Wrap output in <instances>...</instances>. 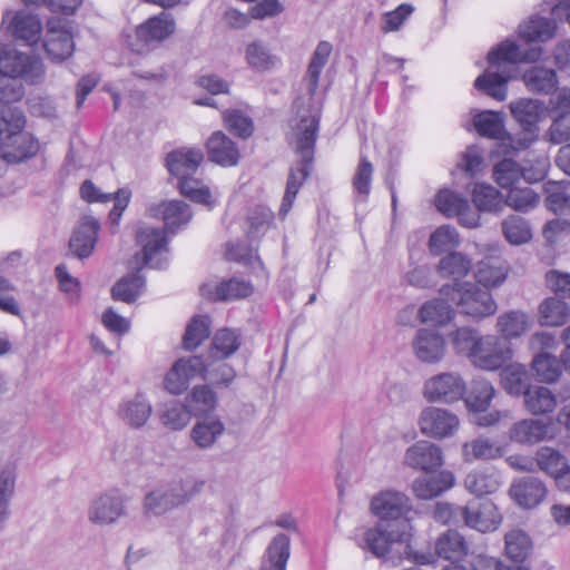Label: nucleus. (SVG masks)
<instances>
[{"label":"nucleus","instance_id":"7ed1b4c3","mask_svg":"<svg viewBox=\"0 0 570 570\" xmlns=\"http://www.w3.org/2000/svg\"><path fill=\"white\" fill-rule=\"evenodd\" d=\"M206 482L205 480L187 479L160 484L149 490L142 499V513L146 517H159L178 508L198 495Z\"/></svg>","mask_w":570,"mask_h":570},{"label":"nucleus","instance_id":"4c0bfd02","mask_svg":"<svg viewBox=\"0 0 570 570\" xmlns=\"http://www.w3.org/2000/svg\"><path fill=\"white\" fill-rule=\"evenodd\" d=\"M500 377L503 389L510 395L524 396L531 386L528 370L520 363L505 366L501 371Z\"/></svg>","mask_w":570,"mask_h":570},{"label":"nucleus","instance_id":"864d4df0","mask_svg":"<svg viewBox=\"0 0 570 570\" xmlns=\"http://www.w3.org/2000/svg\"><path fill=\"white\" fill-rule=\"evenodd\" d=\"M145 286V278L140 274V268L136 273L127 275L119 279L111 289L114 299L126 303H132L141 294Z\"/></svg>","mask_w":570,"mask_h":570},{"label":"nucleus","instance_id":"13d9d810","mask_svg":"<svg viewBox=\"0 0 570 570\" xmlns=\"http://www.w3.org/2000/svg\"><path fill=\"white\" fill-rule=\"evenodd\" d=\"M472 200L480 212H495L502 208L503 197L491 185L476 184L473 188Z\"/></svg>","mask_w":570,"mask_h":570},{"label":"nucleus","instance_id":"39448f33","mask_svg":"<svg viewBox=\"0 0 570 570\" xmlns=\"http://www.w3.org/2000/svg\"><path fill=\"white\" fill-rule=\"evenodd\" d=\"M410 534L400 529L383 522L367 529L363 534V542L360 547L371 551L375 557L382 558L393 551L396 544H404L406 558L417 564H430L434 562V554L431 552L413 551L409 543Z\"/></svg>","mask_w":570,"mask_h":570},{"label":"nucleus","instance_id":"ea45409f","mask_svg":"<svg viewBox=\"0 0 570 570\" xmlns=\"http://www.w3.org/2000/svg\"><path fill=\"white\" fill-rule=\"evenodd\" d=\"M554 33V21L546 17L533 16L519 26L520 38L530 42H546L553 38Z\"/></svg>","mask_w":570,"mask_h":570},{"label":"nucleus","instance_id":"c03bdc74","mask_svg":"<svg viewBox=\"0 0 570 570\" xmlns=\"http://www.w3.org/2000/svg\"><path fill=\"white\" fill-rule=\"evenodd\" d=\"M463 484L466 491L476 497L491 494L500 487L498 475L489 469L471 471L464 478Z\"/></svg>","mask_w":570,"mask_h":570},{"label":"nucleus","instance_id":"f3484780","mask_svg":"<svg viewBox=\"0 0 570 570\" xmlns=\"http://www.w3.org/2000/svg\"><path fill=\"white\" fill-rule=\"evenodd\" d=\"M462 520L469 528L480 532H490L499 527L502 521V515L492 501L472 500L463 507Z\"/></svg>","mask_w":570,"mask_h":570},{"label":"nucleus","instance_id":"c9c22d12","mask_svg":"<svg viewBox=\"0 0 570 570\" xmlns=\"http://www.w3.org/2000/svg\"><path fill=\"white\" fill-rule=\"evenodd\" d=\"M333 47L328 41H320L312 53L311 60L307 66V70L304 77L306 82L307 91L311 96H314L317 88L321 73L326 66Z\"/></svg>","mask_w":570,"mask_h":570},{"label":"nucleus","instance_id":"c85d7f7f","mask_svg":"<svg viewBox=\"0 0 570 570\" xmlns=\"http://www.w3.org/2000/svg\"><path fill=\"white\" fill-rule=\"evenodd\" d=\"M509 266L497 253L487 255L475 266L474 277L484 287H498L507 278Z\"/></svg>","mask_w":570,"mask_h":570},{"label":"nucleus","instance_id":"69168bd1","mask_svg":"<svg viewBox=\"0 0 570 570\" xmlns=\"http://www.w3.org/2000/svg\"><path fill=\"white\" fill-rule=\"evenodd\" d=\"M223 120L226 128L239 138L246 139L253 135L254 124L252 118L237 109H229L223 112Z\"/></svg>","mask_w":570,"mask_h":570},{"label":"nucleus","instance_id":"f8f14e48","mask_svg":"<svg viewBox=\"0 0 570 570\" xmlns=\"http://www.w3.org/2000/svg\"><path fill=\"white\" fill-rule=\"evenodd\" d=\"M547 168L548 160L546 158L538 159L533 168H524L511 158H503L493 167V178L502 188H511L521 178L527 183L543 179Z\"/></svg>","mask_w":570,"mask_h":570},{"label":"nucleus","instance_id":"6e6d98bb","mask_svg":"<svg viewBox=\"0 0 570 570\" xmlns=\"http://www.w3.org/2000/svg\"><path fill=\"white\" fill-rule=\"evenodd\" d=\"M159 420L167 429L179 431L189 423L190 413L180 402L170 401L161 405L159 410Z\"/></svg>","mask_w":570,"mask_h":570},{"label":"nucleus","instance_id":"473e14b6","mask_svg":"<svg viewBox=\"0 0 570 570\" xmlns=\"http://www.w3.org/2000/svg\"><path fill=\"white\" fill-rule=\"evenodd\" d=\"M48 26L49 29L43 42L47 55L52 61H63L75 50L72 36L66 29H56L51 21L48 22Z\"/></svg>","mask_w":570,"mask_h":570},{"label":"nucleus","instance_id":"9d476101","mask_svg":"<svg viewBox=\"0 0 570 570\" xmlns=\"http://www.w3.org/2000/svg\"><path fill=\"white\" fill-rule=\"evenodd\" d=\"M137 243L141 246V261L146 266L163 269L168 264V240L165 229L141 227L136 234Z\"/></svg>","mask_w":570,"mask_h":570},{"label":"nucleus","instance_id":"6e6552de","mask_svg":"<svg viewBox=\"0 0 570 570\" xmlns=\"http://www.w3.org/2000/svg\"><path fill=\"white\" fill-rule=\"evenodd\" d=\"M417 426L424 436L443 440L455 435L460 429V419L448 409L426 406L419 415Z\"/></svg>","mask_w":570,"mask_h":570},{"label":"nucleus","instance_id":"09e8293b","mask_svg":"<svg viewBox=\"0 0 570 570\" xmlns=\"http://www.w3.org/2000/svg\"><path fill=\"white\" fill-rule=\"evenodd\" d=\"M531 368L535 379L547 384L557 382L562 373L560 361L547 352L533 357Z\"/></svg>","mask_w":570,"mask_h":570},{"label":"nucleus","instance_id":"f257e3e1","mask_svg":"<svg viewBox=\"0 0 570 570\" xmlns=\"http://www.w3.org/2000/svg\"><path fill=\"white\" fill-rule=\"evenodd\" d=\"M320 120L321 109L313 107L298 110L296 117L289 122L291 138L295 142V150L301 160L289 170L285 194L279 207L282 218H285L289 213L299 188L309 176Z\"/></svg>","mask_w":570,"mask_h":570},{"label":"nucleus","instance_id":"680f3d73","mask_svg":"<svg viewBox=\"0 0 570 570\" xmlns=\"http://www.w3.org/2000/svg\"><path fill=\"white\" fill-rule=\"evenodd\" d=\"M502 232L505 239L512 245H521L532 237L528 222L520 216L512 215L502 222Z\"/></svg>","mask_w":570,"mask_h":570},{"label":"nucleus","instance_id":"dca6fc26","mask_svg":"<svg viewBox=\"0 0 570 570\" xmlns=\"http://www.w3.org/2000/svg\"><path fill=\"white\" fill-rule=\"evenodd\" d=\"M403 464L415 471L431 473L444 464V455L440 445L421 440L405 450Z\"/></svg>","mask_w":570,"mask_h":570},{"label":"nucleus","instance_id":"603ef678","mask_svg":"<svg viewBox=\"0 0 570 570\" xmlns=\"http://www.w3.org/2000/svg\"><path fill=\"white\" fill-rule=\"evenodd\" d=\"M501 455V448L487 438H478L462 445V456L465 462L492 460Z\"/></svg>","mask_w":570,"mask_h":570},{"label":"nucleus","instance_id":"052dcab7","mask_svg":"<svg viewBox=\"0 0 570 570\" xmlns=\"http://www.w3.org/2000/svg\"><path fill=\"white\" fill-rule=\"evenodd\" d=\"M178 187L181 195L195 203L203 204L209 208H212L215 204L209 188L198 179L188 176L180 177Z\"/></svg>","mask_w":570,"mask_h":570},{"label":"nucleus","instance_id":"2eb2a0df","mask_svg":"<svg viewBox=\"0 0 570 570\" xmlns=\"http://www.w3.org/2000/svg\"><path fill=\"white\" fill-rule=\"evenodd\" d=\"M494 395L495 390L489 381L480 379L472 382L464 401L470 411L479 414L475 419L478 425L492 426L500 421L501 413L499 411L485 413Z\"/></svg>","mask_w":570,"mask_h":570},{"label":"nucleus","instance_id":"a211bd4d","mask_svg":"<svg viewBox=\"0 0 570 570\" xmlns=\"http://www.w3.org/2000/svg\"><path fill=\"white\" fill-rule=\"evenodd\" d=\"M412 347L416 358L423 363L435 364L445 355V340L436 331L421 328L416 332Z\"/></svg>","mask_w":570,"mask_h":570},{"label":"nucleus","instance_id":"bb28decb","mask_svg":"<svg viewBox=\"0 0 570 570\" xmlns=\"http://www.w3.org/2000/svg\"><path fill=\"white\" fill-rule=\"evenodd\" d=\"M81 197L88 203L101 202L108 203L114 202V207L109 212V218L112 224H118L124 210L127 208L130 200V191L127 189H119L115 194H102L94 185L91 180H85L80 187Z\"/></svg>","mask_w":570,"mask_h":570},{"label":"nucleus","instance_id":"338daca9","mask_svg":"<svg viewBox=\"0 0 570 570\" xmlns=\"http://www.w3.org/2000/svg\"><path fill=\"white\" fill-rule=\"evenodd\" d=\"M480 336L481 335H479L478 331L469 326H463L456 328L450 334V341L458 354L465 355L470 360Z\"/></svg>","mask_w":570,"mask_h":570},{"label":"nucleus","instance_id":"4be33fe9","mask_svg":"<svg viewBox=\"0 0 570 570\" xmlns=\"http://www.w3.org/2000/svg\"><path fill=\"white\" fill-rule=\"evenodd\" d=\"M455 476L449 470H441L435 474L422 475L412 483V491L420 500H432L452 489Z\"/></svg>","mask_w":570,"mask_h":570},{"label":"nucleus","instance_id":"a18cd8bd","mask_svg":"<svg viewBox=\"0 0 570 570\" xmlns=\"http://www.w3.org/2000/svg\"><path fill=\"white\" fill-rule=\"evenodd\" d=\"M473 125L479 135L491 139L504 140L507 131L501 112L484 110L473 118Z\"/></svg>","mask_w":570,"mask_h":570},{"label":"nucleus","instance_id":"aec40b11","mask_svg":"<svg viewBox=\"0 0 570 570\" xmlns=\"http://www.w3.org/2000/svg\"><path fill=\"white\" fill-rule=\"evenodd\" d=\"M546 484L535 476L528 475L515 480L510 488V495L518 505L532 509L539 505L547 497Z\"/></svg>","mask_w":570,"mask_h":570},{"label":"nucleus","instance_id":"49530a36","mask_svg":"<svg viewBox=\"0 0 570 570\" xmlns=\"http://www.w3.org/2000/svg\"><path fill=\"white\" fill-rule=\"evenodd\" d=\"M453 316L454 311L444 297L428 301L419 309V318L422 323L443 326Z\"/></svg>","mask_w":570,"mask_h":570},{"label":"nucleus","instance_id":"37998d69","mask_svg":"<svg viewBox=\"0 0 570 570\" xmlns=\"http://www.w3.org/2000/svg\"><path fill=\"white\" fill-rule=\"evenodd\" d=\"M471 267V261L465 255L453 252L440 259L438 271L443 278H451L452 283H464L463 278Z\"/></svg>","mask_w":570,"mask_h":570},{"label":"nucleus","instance_id":"cd10ccee","mask_svg":"<svg viewBox=\"0 0 570 570\" xmlns=\"http://www.w3.org/2000/svg\"><path fill=\"white\" fill-rule=\"evenodd\" d=\"M148 214L153 218H161L167 229L173 233L191 219L189 206L181 200L153 204L148 207Z\"/></svg>","mask_w":570,"mask_h":570},{"label":"nucleus","instance_id":"4468645a","mask_svg":"<svg viewBox=\"0 0 570 570\" xmlns=\"http://www.w3.org/2000/svg\"><path fill=\"white\" fill-rule=\"evenodd\" d=\"M208 367L200 356L181 357L165 376V387L169 393L178 395L188 387L191 380L198 376L205 379Z\"/></svg>","mask_w":570,"mask_h":570},{"label":"nucleus","instance_id":"72a5a7b5","mask_svg":"<svg viewBox=\"0 0 570 570\" xmlns=\"http://www.w3.org/2000/svg\"><path fill=\"white\" fill-rule=\"evenodd\" d=\"M531 326L530 316L519 309L502 313L497 320V331L504 340H513L524 335Z\"/></svg>","mask_w":570,"mask_h":570},{"label":"nucleus","instance_id":"79ce46f5","mask_svg":"<svg viewBox=\"0 0 570 570\" xmlns=\"http://www.w3.org/2000/svg\"><path fill=\"white\" fill-rule=\"evenodd\" d=\"M523 399L527 411L533 415L551 413L557 407V396L546 386H530Z\"/></svg>","mask_w":570,"mask_h":570},{"label":"nucleus","instance_id":"7c9ffc66","mask_svg":"<svg viewBox=\"0 0 570 570\" xmlns=\"http://www.w3.org/2000/svg\"><path fill=\"white\" fill-rule=\"evenodd\" d=\"M12 36L29 46L36 45L42 35V23L37 14L20 10L14 13L9 23Z\"/></svg>","mask_w":570,"mask_h":570},{"label":"nucleus","instance_id":"3c124183","mask_svg":"<svg viewBox=\"0 0 570 570\" xmlns=\"http://www.w3.org/2000/svg\"><path fill=\"white\" fill-rule=\"evenodd\" d=\"M26 124L22 111L10 105L0 106V144H6L19 134Z\"/></svg>","mask_w":570,"mask_h":570},{"label":"nucleus","instance_id":"c756f323","mask_svg":"<svg viewBox=\"0 0 570 570\" xmlns=\"http://www.w3.org/2000/svg\"><path fill=\"white\" fill-rule=\"evenodd\" d=\"M226 431L224 422L216 415L205 416L190 430V439L200 450L212 449Z\"/></svg>","mask_w":570,"mask_h":570},{"label":"nucleus","instance_id":"2f4dec72","mask_svg":"<svg viewBox=\"0 0 570 570\" xmlns=\"http://www.w3.org/2000/svg\"><path fill=\"white\" fill-rule=\"evenodd\" d=\"M203 160L199 148H180L168 154L166 164L170 174L180 178L195 173Z\"/></svg>","mask_w":570,"mask_h":570},{"label":"nucleus","instance_id":"1a4fd4ad","mask_svg":"<svg viewBox=\"0 0 570 570\" xmlns=\"http://www.w3.org/2000/svg\"><path fill=\"white\" fill-rule=\"evenodd\" d=\"M544 104L539 99L520 98L510 104V111L513 118L525 131V136L519 138L520 148H528L538 137V122L544 114Z\"/></svg>","mask_w":570,"mask_h":570},{"label":"nucleus","instance_id":"a878e982","mask_svg":"<svg viewBox=\"0 0 570 570\" xmlns=\"http://www.w3.org/2000/svg\"><path fill=\"white\" fill-rule=\"evenodd\" d=\"M371 509L381 519H399L411 510V501L400 491L386 490L372 499Z\"/></svg>","mask_w":570,"mask_h":570},{"label":"nucleus","instance_id":"0e129e2a","mask_svg":"<svg viewBox=\"0 0 570 570\" xmlns=\"http://www.w3.org/2000/svg\"><path fill=\"white\" fill-rule=\"evenodd\" d=\"M16 476L11 468L0 470V529L9 518V504L14 493Z\"/></svg>","mask_w":570,"mask_h":570},{"label":"nucleus","instance_id":"bf43d9fd","mask_svg":"<svg viewBox=\"0 0 570 570\" xmlns=\"http://www.w3.org/2000/svg\"><path fill=\"white\" fill-rule=\"evenodd\" d=\"M210 334V318L195 316L187 325L183 336V347L187 351L197 348Z\"/></svg>","mask_w":570,"mask_h":570},{"label":"nucleus","instance_id":"e2e57ef3","mask_svg":"<svg viewBox=\"0 0 570 570\" xmlns=\"http://www.w3.org/2000/svg\"><path fill=\"white\" fill-rule=\"evenodd\" d=\"M240 346L239 336L229 328L217 331L212 341V354L217 358H227Z\"/></svg>","mask_w":570,"mask_h":570},{"label":"nucleus","instance_id":"5701e85b","mask_svg":"<svg viewBox=\"0 0 570 570\" xmlns=\"http://www.w3.org/2000/svg\"><path fill=\"white\" fill-rule=\"evenodd\" d=\"M510 438L518 443L535 444L552 440L554 438V430L550 422L539 419H524L512 425Z\"/></svg>","mask_w":570,"mask_h":570},{"label":"nucleus","instance_id":"423d86ee","mask_svg":"<svg viewBox=\"0 0 570 570\" xmlns=\"http://www.w3.org/2000/svg\"><path fill=\"white\" fill-rule=\"evenodd\" d=\"M0 72L17 80L22 78L37 83L43 78L45 68L38 56L3 47L0 49Z\"/></svg>","mask_w":570,"mask_h":570},{"label":"nucleus","instance_id":"b1692460","mask_svg":"<svg viewBox=\"0 0 570 570\" xmlns=\"http://www.w3.org/2000/svg\"><path fill=\"white\" fill-rule=\"evenodd\" d=\"M206 149L208 159L223 167L236 166L240 159V151L236 142L219 130L209 136Z\"/></svg>","mask_w":570,"mask_h":570},{"label":"nucleus","instance_id":"393cba45","mask_svg":"<svg viewBox=\"0 0 570 570\" xmlns=\"http://www.w3.org/2000/svg\"><path fill=\"white\" fill-rule=\"evenodd\" d=\"M175 19L167 12L149 18L136 29V38L145 46L159 43L175 31Z\"/></svg>","mask_w":570,"mask_h":570},{"label":"nucleus","instance_id":"f03ea898","mask_svg":"<svg viewBox=\"0 0 570 570\" xmlns=\"http://www.w3.org/2000/svg\"><path fill=\"white\" fill-rule=\"evenodd\" d=\"M542 53L540 47L521 52L514 41H503L488 53L489 69L474 80L475 89L495 100L508 96V82L515 77L517 66L522 61H537Z\"/></svg>","mask_w":570,"mask_h":570},{"label":"nucleus","instance_id":"5fc2aeb1","mask_svg":"<svg viewBox=\"0 0 570 570\" xmlns=\"http://www.w3.org/2000/svg\"><path fill=\"white\" fill-rule=\"evenodd\" d=\"M539 312L543 325L561 326L570 315V306L560 298L548 297L540 304Z\"/></svg>","mask_w":570,"mask_h":570},{"label":"nucleus","instance_id":"8fccbe9b","mask_svg":"<svg viewBox=\"0 0 570 570\" xmlns=\"http://www.w3.org/2000/svg\"><path fill=\"white\" fill-rule=\"evenodd\" d=\"M535 461L541 471L552 476L556 481L568 470V460L558 450L542 446L535 453Z\"/></svg>","mask_w":570,"mask_h":570},{"label":"nucleus","instance_id":"58836bf2","mask_svg":"<svg viewBox=\"0 0 570 570\" xmlns=\"http://www.w3.org/2000/svg\"><path fill=\"white\" fill-rule=\"evenodd\" d=\"M3 145L7 149L2 151V157L9 163H19L32 157L39 149L38 141L30 134L22 130Z\"/></svg>","mask_w":570,"mask_h":570},{"label":"nucleus","instance_id":"20e7f679","mask_svg":"<svg viewBox=\"0 0 570 570\" xmlns=\"http://www.w3.org/2000/svg\"><path fill=\"white\" fill-rule=\"evenodd\" d=\"M439 292L460 314L476 322L494 315L498 309L492 294L471 282L444 284Z\"/></svg>","mask_w":570,"mask_h":570},{"label":"nucleus","instance_id":"774afa93","mask_svg":"<svg viewBox=\"0 0 570 570\" xmlns=\"http://www.w3.org/2000/svg\"><path fill=\"white\" fill-rule=\"evenodd\" d=\"M504 203L519 212H527L539 203L538 194L530 187H511L505 196Z\"/></svg>","mask_w":570,"mask_h":570},{"label":"nucleus","instance_id":"de8ad7c7","mask_svg":"<svg viewBox=\"0 0 570 570\" xmlns=\"http://www.w3.org/2000/svg\"><path fill=\"white\" fill-rule=\"evenodd\" d=\"M245 57L248 66L259 72L268 71L279 66L281 59L271 53L261 41H254L246 47Z\"/></svg>","mask_w":570,"mask_h":570},{"label":"nucleus","instance_id":"ddd939ff","mask_svg":"<svg viewBox=\"0 0 570 570\" xmlns=\"http://www.w3.org/2000/svg\"><path fill=\"white\" fill-rule=\"evenodd\" d=\"M512 357V351L495 335H481L470 358L471 363L484 371H497Z\"/></svg>","mask_w":570,"mask_h":570},{"label":"nucleus","instance_id":"412c9836","mask_svg":"<svg viewBox=\"0 0 570 570\" xmlns=\"http://www.w3.org/2000/svg\"><path fill=\"white\" fill-rule=\"evenodd\" d=\"M153 413V405L147 396L137 393L122 400L118 405L117 415L131 429H140L146 425Z\"/></svg>","mask_w":570,"mask_h":570},{"label":"nucleus","instance_id":"f704fd0d","mask_svg":"<svg viewBox=\"0 0 570 570\" xmlns=\"http://www.w3.org/2000/svg\"><path fill=\"white\" fill-rule=\"evenodd\" d=\"M527 89L538 95H551L558 88V77L553 69L534 66L522 76Z\"/></svg>","mask_w":570,"mask_h":570},{"label":"nucleus","instance_id":"9b49d317","mask_svg":"<svg viewBox=\"0 0 570 570\" xmlns=\"http://www.w3.org/2000/svg\"><path fill=\"white\" fill-rule=\"evenodd\" d=\"M127 499L119 491H108L94 498L88 507V520L96 525H111L127 514Z\"/></svg>","mask_w":570,"mask_h":570},{"label":"nucleus","instance_id":"e433bc0d","mask_svg":"<svg viewBox=\"0 0 570 570\" xmlns=\"http://www.w3.org/2000/svg\"><path fill=\"white\" fill-rule=\"evenodd\" d=\"M468 543L462 534L454 530H448L442 533L435 542V553L438 557L450 561H459L466 556Z\"/></svg>","mask_w":570,"mask_h":570},{"label":"nucleus","instance_id":"4d7b16f0","mask_svg":"<svg viewBox=\"0 0 570 570\" xmlns=\"http://www.w3.org/2000/svg\"><path fill=\"white\" fill-rule=\"evenodd\" d=\"M505 554L514 562L524 561L532 549L530 537L522 530L514 529L509 531L505 537Z\"/></svg>","mask_w":570,"mask_h":570},{"label":"nucleus","instance_id":"a19ab883","mask_svg":"<svg viewBox=\"0 0 570 570\" xmlns=\"http://www.w3.org/2000/svg\"><path fill=\"white\" fill-rule=\"evenodd\" d=\"M547 207L557 215L570 214V181L550 180L544 184Z\"/></svg>","mask_w":570,"mask_h":570},{"label":"nucleus","instance_id":"6ab92c4d","mask_svg":"<svg viewBox=\"0 0 570 570\" xmlns=\"http://www.w3.org/2000/svg\"><path fill=\"white\" fill-rule=\"evenodd\" d=\"M99 222L92 216H83L69 239L71 253L80 258L89 257L97 244Z\"/></svg>","mask_w":570,"mask_h":570},{"label":"nucleus","instance_id":"0eeeda50","mask_svg":"<svg viewBox=\"0 0 570 570\" xmlns=\"http://www.w3.org/2000/svg\"><path fill=\"white\" fill-rule=\"evenodd\" d=\"M422 394L430 403L452 404L464 397L466 383L456 372H442L425 380Z\"/></svg>","mask_w":570,"mask_h":570}]
</instances>
